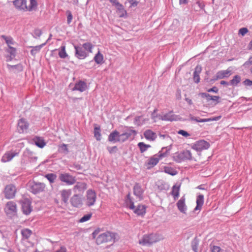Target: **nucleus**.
I'll list each match as a JSON object with an SVG mask.
<instances>
[{"label":"nucleus","instance_id":"1","mask_svg":"<svg viewBox=\"0 0 252 252\" xmlns=\"http://www.w3.org/2000/svg\"><path fill=\"white\" fill-rule=\"evenodd\" d=\"M13 4L17 9L24 12L35 11L38 7L37 0H30L29 5H27V0H15Z\"/></svg>","mask_w":252,"mask_h":252},{"label":"nucleus","instance_id":"2","mask_svg":"<svg viewBox=\"0 0 252 252\" xmlns=\"http://www.w3.org/2000/svg\"><path fill=\"white\" fill-rule=\"evenodd\" d=\"M100 231V229H97L95 230L92 233L93 237L95 239L96 243L97 245L107 243L113 240V237L111 233L107 231L99 234Z\"/></svg>","mask_w":252,"mask_h":252},{"label":"nucleus","instance_id":"3","mask_svg":"<svg viewBox=\"0 0 252 252\" xmlns=\"http://www.w3.org/2000/svg\"><path fill=\"white\" fill-rule=\"evenodd\" d=\"M126 203L128 206L129 208L131 210H132L133 212L137 216H143L146 214V206L142 204H139L138 206H135L130 193H128L126 195Z\"/></svg>","mask_w":252,"mask_h":252},{"label":"nucleus","instance_id":"4","mask_svg":"<svg viewBox=\"0 0 252 252\" xmlns=\"http://www.w3.org/2000/svg\"><path fill=\"white\" fill-rule=\"evenodd\" d=\"M167 152L161 153L159 152L158 154L150 157L146 162L145 165L147 169H150L154 167L158 162L160 159H162L167 156Z\"/></svg>","mask_w":252,"mask_h":252},{"label":"nucleus","instance_id":"5","mask_svg":"<svg viewBox=\"0 0 252 252\" xmlns=\"http://www.w3.org/2000/svg\"><path fill=\"white\" fill-rule=\"evenodd\" d=\"M160 237L157 234L144 235L139 241V244L142 246H149L160 240Z\"/></svg>","mask_w":252,"mask_h":252},{"label":"nucleus","instance_id":"6","mask_svg":"<svg viewBox=\"0 0 252 252\" xmlns=\"http://www.w3.org/2000/svg\"><path fill=\"white\" fill-rule=\"evenodd\" d=\"M198 154L192 148V150H184L179 155V158L183 160H194L196 161H199L198 160Z\"/></svg>","mask_w":252,"mask_h":252},{"label":"nucleus","instance_id":"7","mask_svg":"<svg viewBox=\"0 0 252 252\" xmlns=\"http://www.w3.org/2000/svg\"><path fill=\"white\" fill-rule=\"evenodd\" d=\"M96 199L95 192L92 189L88 190L84 199L85 205L88 207L94 206L96 203Z\"/></svg>","mask_w":252,"mask_h":252},{"label":"nucleus","instance_id":"8","mask_svg":"<svg viewBox=\"0 0 252 252\" xmlns=\"http://www.w3.org/2000/svg\"><path fill=\"white\" fill-rule=\"evenodd\" d=\"M210 147V144L208 142L204 140H200L196 142L192 146L193 150L196 151L197 153L198 156V160H201V151L208 149Z\"/></svg>","mask_w":252,"mask_h":252},{"label":"nucleus","instance_id":"9","mask_svg":"<svg viewBox=\"0 0 252 252\" xmlns=\"http://www.w3.org/2000/svg\"><path fill=\"white\" fill-rule=\"evenodd\" d=\"M1 37L5 40L8 47V49L7 50V52L9 53L13 56H14L16 49L13 46L15 45L16 43L13 38L10 36H7L4 35H2Z\"/></svg>","mask_w":252,"mask_h":252},{"label":"nucleus","instance_id":"10","mask_svg":"<svg viewBox=\"0 0 252 252\" xmlns=\"http://www.w3.org/2000/svg\"><path fill=\"white\" fill-rule=\"evenodd\" d=\"M17 205L13 201H8L5 205L4 211L6 215L10 217L15 216L17 214Z\"/></svg>","mask_w":252,"mask_h":252},{"label":"nucleus","instance_id":"11","mask_svg":"<svg viewBox=\"0 0 252 252\" xmlns=\"http://www.w3.org/2000/svg\"><path fill=\"white\" fill-rule=\"evenodd\" d=\"M16 189L15 186L12 184L7 185L4 190V196L7 199H12L15 196Z\"/></svg>","mask_w":252,"mask_h":252},{"label":"nucleus","instance_id":"12","mask_svg":"<svg viewBox=\"0 0 252 252\" xmlns=\"http://www.w3.org/2000/svg\"><path fill=\"white\" fill-rule=\"evenodd\" d=\"M46 185L43 183L33 182L31 187V189L32 193L36 194L45 191Z\"/></svg>","mask_w":252,"mask_h":252},{"label":"nucleus","instance_id":"13","mask_svg":"<svg viewBox=\"0 0 252 252\" xmlns=\"http://www.w3.org/2000/svg\"><path fill=\"white\" fill-rule=\"evenodd\" d=\"M59 178V179L62 182H64L68 185H73L76 182L75 177L70 175L68 173L60 174Z\"/></svg>","mask_w":252,"mask_h":252},{"label":"nucleus","instance_id":"14","mask_svg":"<svg viewBox=\"0 0 252 252\" xmlns=\"http://www.w3.org/2000/svg\"><path fill=\"white\" fill-rule=\"evenodd\" d=\"M21 205L23 213L26 215H29L32 211L31 201L28 199H24L22 201Z\"/></svg>","mask_w":252,"mask_h":252},{"label":"nucleus","instance_id":"15","mask_svg":"<svg viewBox=\"0 0 252 252\" xmlns=\"http://www.w3.org/2000/svg\"><path fill=\"white\" fill-rule=\"evenodd\" d=\"M136 132L134 130L127 129L122 134H120L118 142H124L127 140L132 134L135 135Z\"/></svg>","mask_w":252,"mask_h":252},{"label":"nucleus","instance_id":"16","mask_svg":"<svg viewBox=\"0 0 252 252\" xmlns=\"http://www.w3.org/2000/svg\"><path fill=\"white\" fill-rule=\"evenodd\" d=\"M74 48L75 49V56L78 59H84L88 56V53L84 50L83 47L75 46Z\"/></svg>","mask_w":252,"mask_h":252},{"label":"nucleus","instance_id":"17","mask_svg":"<svg viewBox=\"0 0 252 252\" xmlns=\"http://www.w3.org/2000/svg\"><path fill=\"white\" fill-rule=\"evenodd\" d=\"M19 153L15 151H8L6 152L1 158V161L6 162L10 161L14 157L17 156Z\"/></svg>","mask_w":252,"mask_h":252},{"label":"nucleus","instance_id":"18","mask_svg":"<svg viewBox=\"0 0 252 252\" xmlns=\"http://www.w3.org/2000/svg\"><path fill=\"white\" fill-rule=\"evenodd\" d=\"M29 124L24 118L19 120L18 123V128L20 132L24 133L28 129Z\"/></svg>","mask_w":252,"mask_h":252},{"label":"nucleus","instance_id":"19","mask_svg":"<svg viewBox=\"0 0 252 252\" xmlns=\"http://www.w3.org/2000/svg\"><path fill=\"white\" fill-rule=\"evenodd\" d=\"M71 205L75 207H81L83 204L82 198L78 195H74L70 199Z\"/></svg>","mask_w":252,"mask_h":252},{"label":"nucleus","instance_id":"20","mask_svg":"<svg viewBox=\"0 0 252 252\" xmlns=\"http://www.w3.org/2000/svg\"><path fill=\"white\" fill-rule=\"evenodd\" d=\"M133 189L134 195L141 200L144 193V189L142 188L141 186L139 184L136 183L134 186Z\"/></svg>","mask_w":252,"mask_h":252},{"label":"nucleus","instance_id":"21","mask_svg":"<svg viewBox=\"0 0 252 252\" xmlns=\"http://www.w3.org/2000/svg\"><path fill=\"white\" fill-rule=\"evenodd\" d=\"M177 206L178 210L182 213L186 214L187 210V206L185 203V198L182 197L177 202Z\"/></svg>","mask_w":252,"mask_h":252},{"label":"nucleus","instance_id":"22","mask_svg":"<svg viewBox=\"0 0 252 252\" xmlns=\"http://www.w3.org/2000/svg\"><path fill=\"white\" fill-rule=\"evenodd\" d=\"M180 187V184H176L172 188L171 194L174 200L177 199L179 196Z\"/></svg>","mask_w":252,"mask_h":252},{"label":"nucleus","instance_id":"23","mask_svg":"<svg viewBox=\"0 0 252 252\" xmlns=\"http://www.w3.org/2000/svg\"><path fill=\"white\" fill-rule=\"evenodd\" d=\"M144 135L146 139L150 141H154L157 137L156 133L150 129L146 130Z\"/></svg>","mask_w":252,"mask_h":252},{"label":"nucleus","instance_id":"24","mask_svg":"<svg viewBox=\"0 0 252 252\" xmlns=\"http://www.w3.org/2000/svg\"><path fill=\"white\" fill-rule=\"evenodd\" d=\"M231 75V70L229 69L224 70H220L216 74L217 79H222L228 77Z\"/></svg>","mask_w":252,"mask_h":252},{"label":"nucleus","instance_id":"25","mask_svg":"<svg viewBox=\"0 0 252 252\" xmlns=\"http://www.w3.org/2000/svg\"><path fill=\"white\" fill-rule=\"evenodd\" d=\"M71 194V191L70 190H66V189H63L61 191V197L63 200V201L64 203H67L68 199Z\"/></svg>","mask_w":252,"mask_h":252},{"label":"nucleus","instance_id":"26","mask_svg":"<svg viewBox=\"0 0 252 252\" xmlns=\"http://www.w3.org/2000/svg\"><path fill=\"white\" fill-rule=\"evenodd\" d=\"M87 84L83 81H79L75 84L74 90H77L81 92L85 91L87 89Z\"/></svg>","mask_w":252,"mask_h":252},{"label":"nucleus","instance_id":"27","mask_svg":"<svg viewBox=\"0 0 252 252\" xmlns=\"http://www.w3.org/2000/svg\"><path fill=\"white\" fill-rule=\"evenodd\" d=\"M201 71V67L199 65L196 66L193 73V80L194 82L198 83L200 81L199 74Z\"/></svg>","mask_w":252,"mask_h":252},{"label":"nucleus","instance_id":"28","mask_svg":"<svg viewBox=\"0 0 252 252\" xmlns=\"http://www.w3.org/2000/svg\"><path fill=\"white\" fill-rule=\"evenodd\" d=\"M204 203V196L202 194L199 195L196 199V206L195 210H200Z\"/></svg>","mask_w":252,"mask_h":252},{"label":"nucleus","instance_id":"29","mask_svg":"<svg viewBox=\"0 0 252 252\" xmlns=\"http://www.w3.org/2000/svg\"><path fill=\"white\" fill-rule=\"evenodd\" d=\"M161 119L163 121H172L176 120V116L172 112H170L161 116Z\"/></svg>","mask_w":252,"mask_h":252},{"label":"nucleus","instance_id":"30","mask_svg":"<svg viewBox=\"0 0 252 252\" xmlns=\"http://www.w3.org/2000/svg\"><path fill=\"white\" fill-rule=\"evenodd\" d=\"M119 132L117 130H115L110 133L108 137V140L111 142H118V139L119 138Z\"/></svg>","mask_w":252,"mask_h":252},{"label":"nucleus","instance_id":"31","mask_svg":"<svg viewBox=\"0 0 252 252\" xmlns=\"http://www.w3.org/2000/svg\"><path fill=\"white\" fill-rule=\"evenodd\" d=\"M87 188V184L83 182H78L74 187V189L76 191H81Z\"/></svg>","mask_w":252,"mask_h":252},{"label":"nucleus","instance_id":"32","mask_svg":"<svg viewBox=\"0 0 252 252\" xmlns=\"http://www.w3.org/2000/svg\"><path fill=\"white\" fill-rule=\"evenodd\" d=\"M21 234L23 240H28L32 234V231L29 229L25 228L22 230Z\"/></svg>","mask_w":252,"mask_h":252},{"label":"nucleus","instance_id":"33","mask_svg":"<svg viewBox=\"0 0 252 252\" xmlns=\"http://www.w3.org/2000/svg\"><path fill=\"white\" fill-rule=\"evenodd\" d=\"M65 45L62 44L61 47L58 49L59 50V56L62 59H64L68 56V55L65 50Z\"/></svg>","mask_w":252,"mask_h":252},{"label":"nucleus","instance_id":"34","mask_svg":"<svg viewBox=\"0 0 252 252\" xmlns=\"http://www.w3.org/2000/svg\"><path fill=\"white\" fill-rule=\"evenodd\" d=\"M33 141L35 144L39 148H43L45 145L46 143L43 138L40 137H36L33 139Z\"/></svg>","mask_w":252,"mask_h":252},{"label":"nucleus","instance_id":"35","mask_svg":"<svg viewBox=\"0 0 252 252\" xmlns=\"http://www.w3.org/2000/svg\"><path fill=\"white\" fill-rule=\"evenodd\" d=\"M94 59L95 62L97 64H102L103 63L104 57L99 51H98L97 53L95 55Z\"/></svg>","mask_w":252,"mask_h":252},{"label":"nucleus","instance_id":"36","mask_svg":"<svg viewBox=\"0 0 252 252\" xmlns=\"http://www.w3.org/2000/svg\"><path fill=\"white\" fill-rule=\"evenodd\" d=\"M220 118V116L217 117H214L212 118H208V119H199L197 118H192V120H193L194 121H196L197 122H211L213 121H217L219 120Z\"/></svg>","mask_w":252,"mask_h":252},{"label":"nucleus","instance_id":"37","mask_svg":"<svg viewBox=\"0 0 252 252\" xmlns=\"http://www.w3.org/2000/svg\"><path fill=\"white\" fill-rule=\"evenodd\" d=\"M82 47L87 53H93L92 49L94 45L90 42H86L82 45Z\"/></svg>","mask_w":252,"mask_h":252},{"label":"nucleus","instance_id":"38","mask_svg":"<svg viewBox=\"0 0 252 252\" xmlns=\"http://www.w3.org/2000/svg\"><path fill=\"white\" fill-rule=\"evenodd\" d=\"M205 4L203 1H198L194 5V9L196 11H199L201 9H204Z\"/></svg>","mask_w":252,"mask_h":252},{"label":"nucleus","instance_id":"39","mask_svg":"<svg viewBox=\"0 0 252 252\" xmlns=\"http://www.w3.org/2000/svg\"><path fill=\"white\" fill-rule=\"evenodd\" d=\"M94 136L98 141L101 139L100 127L95 126L94 128Z\"/></svg>","mask_w":252,"mask_h":252},{"label":"nucleus","instance_id":"40","mask_svg":"<svg viewBox=\"0 0 252 252\" xmlns=\"http://www.w3.org/2000/svg\"><path fill=\"white\" fill-rule=\"evenodd\" d=\"M164 171L165 173L171 175L172 176L175 175L177 174V172L176 170L169 166H164Z\"/></svg>","mask_w":252,"mask_h":252},{"label":"nucleus","instance_id":"41","mask_svg":"<svg viewBox=\"0 0 252 252\" xmlns=\"http://www.w3.org/2000/svg\"><path fill=\"white\" fill-rule=\"evenodd\" d=\"M138 146L139 148L140 152L141 153H144L147 151L149 148L151 147L150 145H147L143 142H139L138 144Z\"/></svg>","mask_w":252,"mask_h":252},{"label":"nucleus","instance_id":"42","mask_svg":"<svg viewBox=\"0 0 252 252\" xmlns=\"http://www.w3.org/2000/svg\"><path fill=\"white\" fill-rule=\"evenodd\" d=\"M117 9L118 11L120 17H124L126 15V11L124 8L122 4H121V6H119L117 7Z\"/></svg>","mask_w":252,"mask_h":252},{"label":"nucleus","instance_id":"43","mask_svg":"<svg viewBox=\"0 0 252 252\" xmlns=\"http://www.w3.org/2000/svg\"><path fill=\"white\" fill-rule=\"evenodd\" d=\"M241 81V77L239 75H235L233 78L230 81V83L232 86H235L237 85Z\"/></svg>","mask_w":252,"mask_h":252},{"label":"nucleus","instance_id":"44","mask_svg":"<svg viewBox=\"0 0 252 252\" xmlns=\"http://www.w3.org/2000/svg\"><path fill=\"white\" fill-rule=\"evenodd\" d=\"M44 44H43L39 46H36L35 47H33L31 51V54L32 56H35L37 53L40 51L41 48Z\"/></svg>","mask_w":252,"mask_h":252},{"label":"nucleus","instance_id":"45","mask_svg":"<svg viewBox=\"0 0 252 252\" xmlns=\"http://www.w3.org/2000/svg\"><path fill=\"white\" fill-rule=\"evenodd\" d=\"M92 217V213H89L85 215H84L83 217H82L79 220V222L82 223L88 221L91 219Z\"/></svg>","mask_w":252,"mask_h":252},{"label":"nucleus","instance_id":"46","mask_svg":"<svg viewBox=\"0 0 252 252\" xmlns=\"http://www.w3.org/2000/svg\"><path fill=\"white\" fill-rule=\"evenodd\" d=\"M45 177L51 183H53L55 182V180L57 178V176L54 174L51 173L46 175Z\"/></svg>","mask_w":252,"mask_h":252},{"label":"nucleus","instance_id":"47","mask_svg":"<svg viewBox=\"0 0 252 252\" xmlns=\"http://www.w3.org/2000/svg\"><path fill=\"white\" fill-rule=\"evenodd\" d=\"M220 97L219 96H212L210 95V96L207 98V101L211 100L219 103L220 102Z\"/></svg>","mask_w":252,"mask_h":252},{"label":"nucleus","instance_id":"48","mask_svg":"<svg viewBox=\"0 0 252 252\" xmlns=\"http://www.w3.org/2000/svg\"><path fill=\"white\" fill-rule=\"evenodd\" d=\"M66 14H67V24H69L72 21L73 16L71 14V12L70 11H68V10L67 11Z\"/></svg>","mask_w":252,"mask_h":252},{"label":"nucleus","instance_id":"49","mask_svg":"<svg viewBox=\"0 0 252 252\" xmlns=\"http://www.w3.org/2000/svg\"><path fill=\"white\" fill-rule=\"evenodd\" d=\"M59 148H60L59 150L62 152H65V153L68 152V149L67 147V145H66V144H63L61 145V146H60Z\"/></svg>","mask_w":252,"mask_h":252},{"label":"nucleus","instance_id":"50","mask_svg":"<svg viewBox=\"0 0 252 252\" xmlns=\"http://www.w3.org/2000/svg\"><path fill=\"white\" fill-rule=\"evenodd\" d=\"M248 32V30L246 28H243L239 30V34L244 36Z\"/></svg>","mask_w":252,"mask_h":252},{"label":"nucleus","instance_id":"51","mask_svg":"<svg viewBox=\"0 0 252 252\" xmlns=\"http://www.w3.org/2000/svg\"><path fill=\"white\" fill-rule=\"evenodd\" d=\"M107 150L110 154H112L116 152L117 147L116 146L109 147L107 148Z\"/></svg>","mask_w":252,"mask_h":252},{"label":"nucleus","instance_id":"52","mask_svg":"<svg viewBox=\"0 0 252 252\" xmlns=\"http://www.w3.org/2000/svg\"><path fill=\"white\" fill-rule=\"evenodd\" d=\"M178 133L181 134L186 137H188L190 135V134L188 133L187 131L184 130H180L178 131Z\"/></svg>","mask_w":252,"mask_h":252},{"label":"nucleus","instance_id":"53","mask_svg":"<svg viewBox=\"0 0 252 252\" xmlns=\"http://www.w3.org/2000/svg\"><path fill=\"white\" fill-rule=\"evenodd\" d=\"M220 248L218 246H213L211 248V251L212 252H220Z\"/></svg>","mask_w":252,"mask_h":252},{"label":"nucleus","instance_id":"54","mask_svg":"<svg viewBox=\"0 0 252 252\" xmlns=\"http://www.w3.org/2000/svg\"><path fill=\"white\" fill-rule=\"evenodd\" d=\"M110 2L112 3V4L115 6L116 8L119 6H121V3L118 2L117 0H109Z\"/></svg>","mask_w":252,"mask_h":252},{"label":"nucleus","instance_id":"55","mask_svg":"<svg viewBox=\"0 0 252 252\" xmlns=\"http://www.w3.org/2000/svg\"><path fill=\"white\" fill-rule=\"evenodd\" d=\"M219 91L218 89L216 87H213V88L207 90L208 92H214L217 93Z\"/></svg>","mask_w":252,"mask_h":252},{"label":"nucleus","instance_id":"56","mask_svg":"<svg viewBox=\"0 0 252 252\" xmlns=\"http://www.w3.org/2000/svg\"><path fill=\"white\" fill-rule=\"evenodd\" d=\"M199 95L203 98H206L207 99V98L210 96V94H207L205 93H202L199 94Z\"/></svg>","mask_w":252,"mask_h":252},{"label":"nucleus","instance_id":"57","mask_svg":"<svg viewBox=\"0 0 252 252\" xmlns=\"http://www.w3.org/2000/svg\"><path fill=\"white\" fill-rule=\"evenodd\" d=\"M244 84L247 86H252V81L249 79H246L244 81Z\"/></svg>","mask_w":252,"mask_h":252},{"label":"nucleus","instance_id":"58","mask_svg":"<svg viewBox=\"0 0 252 252\" xmlns=\"http://www.w3.org/2000/svg\"><path fill=\"white\" fill-rule=\"evenodd\" d=\"M244 65H252V57H250L248 61H247Z\"/></svg>","mask_w":252,"mask_h":252},{"label":"nucleus","instance_id":"59","mask_svg":"<svg viewBox=\"0 0 252 252\" xmlns=\"http://www.w3.org/2000/svg\"><path fill=\"white\" fill-rule=\"evenodd\" d=\"M129 3L131 4V6H136L138 4V2L133 0H129Z\"/></svg>","mask_w":252,"mask_h":252},{"label":"nucleus","instance_id":"60","mask_svg":"<svg viewBox=\"0 0 252 252\" xmlns=\"http://www.w3.org/2000/svg\"><path fill=\"white\" fill-rule=\"evenodd\" d=\"M185 100L189 105H192L193 104L192 101L190 98L189 97H186Z\"/></svg>","mask_w":252,"mask_h":252},{"label":"nucleus","instance_id":"61","mask_svg":"<svg viewBox=\"0 0 252 252\" xmlns=\"http://www.w3.org/2000/svg\"><path fill=\"white\" fill-rule=\"evenodd\" d=\"M220 84L222 85H228V82H227L226 81H223V80L221 81L220 82Z\"/></svg>","mask_w":252,"mask_h":252},{"label":"nucleus","instance_id":"62","mask_svg":"<svg viewBox=\"0 0 252 252\" xmlns=\"http://www.w3.org/2000/svg\"><path fill=\"white\" fill-rule=\"evenodd\" d=\"M188 3V0H180V4H186Z\"/></svg>","mask_w":252,"mask_h":252},{"label":"nucleus","instance_id":"63","mask_svg":"<svg viewBox=\"0 0 252 252\" xmlns=\"http://www.w3.org/2000/svg\"><path fill=\"white\" fill-rule=\"evenodd\" d=\"M0 252H7V250L4 249H0Z\"/></svg>","mask_w":252,"mask_h":252},{"label":"nucleus","instance_id":"64","mask_svg":"<svg viewBox=\"0 0 252 252\" xmlns=\"http://www.w3.org/2000/svg\"><path fill=\"white\" fill-rule=\"evenodd\" d=\"M7 252H15L13 250H9L7 251Z\"/></svg>","mask_w":252,"mask_h":252}]
</instances>
